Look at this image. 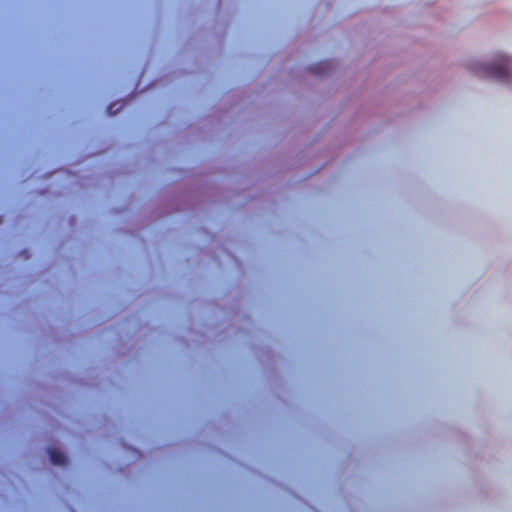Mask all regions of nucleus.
Segmentation results:
<instances>
[{
	"label": "nucleus",
	"instance_id": "obj_4",
	"mask_svg": "<svg viewBox=\"0 0 512 512\" xmlns=\"http://www.w3.org/2000/svg\"><path fill=\"white\" fill-rule=\"evenodd\" d=\"M125 103L124 102H113L107 106V114L109 115H115L117 114L123 107Z\"/></svg>",
	"mask_w": 512,
	"mask_h": 512
},
{
	"label": "nucleus",
	"instance_id": "obj_3",
	"mask_svg": "<svg viewBox=\"0 0 512 512\" xmlns=\"http://www.w3.org/2000/svg\"><path fill=\"white\" fill-rule=\"evenodd\" d=\"M50 461L56 465H64L67 461L64 453L57 449H49Z\"/></svg>",
	"mask_w": 512,
	"mask_h": 512
},
{
	"label": "nucleus",
	"instance_id": "obj_1",
	"mask_svg": "<svg viewBox=\"0 0 512 512\" xmlns=\"http://www.w3.org/2000/svg\"><path fill=\"white\" fill-rule=\"evenodd\" d=\"M512 60L505 55H498L494 62L482 67L483 72L502 82L510 80Z\"/></svg>",
	"mask_w": 512,
	"mask_h": 512
},
{
	"label": "nucleus",
	"instance_id": "obj_2",
	"mask_svg": "<svg viewBox=\"0 0 512 512\" xmlns=\"http://www.w3.org/2000/svg\"><path fill=\"white\" fill-rule=\"evenodd\" d=\"M332 68L330 61H322L315 63L309 67L310 71L316 75H324Z\"/></svg>",
	"mask_w": 512,
	"mask_h": 512
}]
</instances>
